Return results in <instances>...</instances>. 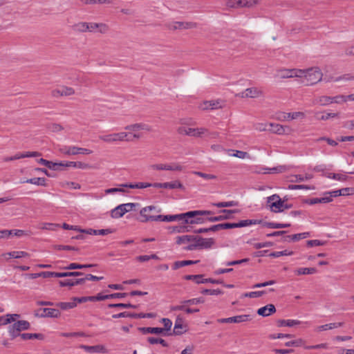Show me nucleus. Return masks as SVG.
Masks as SVG:
<instances>
[{
  "label": "nucleus",
  "instance_id": "nucleus-1",
  "mask_svg": "<svg viewBox=\"0 0 354 354\" xmlns=\"http://www.w3.org/2000/svg\"><path fill=\"white\" fill-rule=\"evenodd\" d=\"M299 78L306 85H315L323 80V73L319 67L300 69Z\"/></svg>",
  "mask_w": 354,
  "mask_h": 354
},
{
  "label": "nucleus",
  "instance_id": "nucleus-2",
  "mask_svg": "<svg viewBox=\"0 0 354 354\" xmlns=\"http://www.w3.org/2000/svg\"><path fill=\"white\" fill-rule=\"evenodd\" d=\"M213 212L207 210H196L190 211L183 214L185 223L188 224H203L205 221V218L202 216L210 215Z\"/></svg>",
  "mask_w": 354,
  "mask_h": 354
},
{
  "label": "nucleus",
  "instance_id": "nucleus-3",
  "mask_svg": "<svg viewBox=\"0 0 354 354\" xmlns=\"http://www.w3.org/2000/svg\"><path fill=\"white\" fill-rule=\"evenodd\" d=\"M214 244V240L212 238H203L195 236L194 241L189 244L187 248V250H203L209 249L212 247Z\"/></svg>",
  "mask_w": 354,
  "mask_h": 354
},
{
  "label": "nucleus",
  "instance_id": "nucleus-4",
  "mask_svg": "<svg viewBox=\"0 0 354 354\" xmlns=\"http://www.w3.org/2000/svg\"><path fill=\"white\" fill-rule=\"evenodd\" d=\"M130 133L121 131L118 133H111L99 136L100 140L108 144H112L118 142L130 141L128 138Z\"/></svg>",
  "mask_w": 354,
  "mask_h": 354
},
{
  "label": "nucleus",
  "instance_id": "nucleus-5",
  "mask_svg": "<svg viewBox=\"0 0 354 354\" xmlns=\"http://www.w3.org/2000/svg\"><path fill=\"white\" fill-rule=\"evenodd\" d=\"M283 202L284 200L275 194L266 198V207L274 213L282 212Z\"/></svg>",
  "mask_w": 354,
  "mask_h": 354
},
{
  "label": "nucleus",
  "instance_id": "nucleus-6",
  "mask_svg": "<svg viewBox=\"0 0 354 354\" xmlns=\"http://www.w3.org/2000/svg\"><path fill=\"white\" fill-rule=\"evenodd\" d=\"M30 327V323L26 320L14 322V323L8 327V333L11 337V339H14L16 337H19L21 331L28 330Z\"/></svg>",
  "mask_w": 354,
  "mask_h": 354
},
{
  "label": "nucleus",
  "instance_id": "nucleus-7",
  "mask_svg": "<svg viewBox=\"0 0 354 354\" xmlns=\"http://www.w3.org/2000/svg\"><path fill=\"white\" fill-rule=\"evenodd\" d=\"M207 129L205 128H191L186 127L184 126H180L178 127L177 132L180 135L183 136H188L192 137L200 138L202 137L203 135L207 133Z\"/></svg>",
  "mask_w": 354,
  "mask_h": 354
},
{
  "label": "nucleus",
  "instance_id": "nucleus-8",
  "mask_svg": "<svg viewBox=\"0 0 354 354\" xmlns=\"http://www.w3.org/2000/svg\"><path fill=\"white\" fill-rule=\"evenodd\" d=\"M124 129L132 131L133 138L135 139H140L142 137V134L140 133V131H145L147 132L151 131V127L145 123H135L124 127Z\"/></svg>",
  "mask_w": 354,
  "mask_h": 354
},
{
  "label": "nucleus",
  "instance_id": "nucleus-9",
  "mask_svg": "<svg viewBox=\"0 0 354 354\" xmlns=\"http://www.w3.org/2000/svg\"><path fill=\"white\" fill-rule=\"evenodd\" d=\"M138 206V203H133L121 204L111 211V216L114 218H121L125 213L131 212Z\"/></svg>",
  "mask_w": 354,
  "mask_h": 354
},
{
  "label": "nucleus",
  "instance_id": "nucleus-10",
  "mask_svg": "<svg viewBox=\"0 0 354 354\" xmlns=\"http://www.w3.org/2000/svg\"><path fill=\"white\" fill-rule=\"evenodd\" d=\"M299 68H280L277 71L275 77L280 79L299 78Z\"/></svg>",
  "mask_w": 354,
  "mask_h": 354
},
{
  "label": "nucleus",
  "instance_id": "nucleus-11",
  "mask_svg": "<svg viewBox=\"0 0 354 354\" xmlns=\"http://www.w3.org/2000/svg\"><path fill=\"white\" fill-rule=\"evenodd\" d=\"M169 30H187L196 28V24L192 21H172L167 24Z\"/></svg>",
  "mask_w": 354,
  "mask_h": 354
},
{
  "label": "nucleus",
  "instance_id": "nucleus-12",
  "mask_svg": "<svg viewBox=\"0 0 354 354\" xmlns=\"http://www.w3.org/2000/svg\"><path fill=\"white\" fill-rule=\"evenodd\" d=\"M59 151L65 155H77V154H91L92 151L85 148L77 147L75 146L64 147L59 149Z\"/></svg>",
  "mask_w": 354,
  "mask_h": 354
},
{
  "label": "nucleus",
  "instance_id": "nucleus-13",
  "mask_svg": "<svg viewBox=\"0 0 354 354\" xmlns=\"http://www.w3.org/2000/svg\"><path fill=\"white\" fill-rule=\"evenodd\" d=\"M153 185L155 188H163L169 189H180L182 190L185 189L184 185L178 180L166 183H155L153 184Z\"/></svg>",
  "mask_w": 354,
  "mask_h": 354
},
{
  "label": "nucleus",
  "instance_id": "nucleus-14",
  "mask_svg": "<svg viewBox=\"0 0 354 354\" xmlns=\"http://www.w3.org/2000/svg\"><path fill=\"white\" fill-rule=\"evenodd\" d=\"M151 169L154 170H166V171H182L183 167L178 163L171 164H155L151 166Z\"/></svg>",
  "mask_w": 354,
  "mask_h": 354
},
{
  "label": "nucleus",
  "instance_id": "nucleus-15",
  "mask_svg": "<svg viewBox=\"0 0 354 354\" xmlns=\"http://www.w3.org/2000/svg\"><path fill=\"white\" fill-rule=\"evenodd\" d=\"M269 126L272 128L270 131L278 135H288L292 131V128L289 126H283L274 123H269Z\"/></svg>",
  "mask_w": 354,
  "mask_h": 354
},
{
  "label": "nucleus",
  "instance_id": "nucleus-16",
  "mask_svg": "<svg viewBox=\"0 0 354 354\" xmlns=\"http://www.w3.org/2000/svg\"><path fill=\"white\" fill-rule=\"evenodd\" d=\"M152 212H160V209H157V207L154 205H149L142 208L140 211V215L141 216L140 221L145 223L148 221H152L151 220H145L148 217H156V216L151 215L150 213Z\"/></svg>",
  "mask_w": 354,
  "mask_h": 354
},
{
  "label": "nucleus",
  "instance_id": "nucleus-17",
  "mask_svg": "<svg viewBox=\"0 0 354 354\" xmlns=\"http://www.w3.org/2000/svg\"><path fill=\"white\" fill-rule=\"evenodd\" d=\"M263 95V91L257 88V87H251L248 88L243 92L239 94V96L244 98V97H250V98H257Z\"/></svg>",
  "mask_w": 354,
  "mask_h": 354
},
{
  "label": "nucleus",
  "instance_id": "nucleus-18",
  "mask_svg": "<svg viewBox=\"0 0 354 354\" xmlns=\"http://www.w3.org/2000/svg\"><path fill=\"white\" fill-rule=\"evenodd\" d=\"M251 319L250 315H241L228 318H222L218 319L220 323H242Z\"/></svg>",
  "mask_w": 354,
  "mask_h": 354
},
{
  "label": "nucleus",
  "instance_id": "nucleus-19",
  "mask_svg": "<svg viewBox=\"0 0 354 354\" xmlns=\"http://www.w3.org/2000/svg\"><path fill=\"white\" fill-rule=\"evenodd\" d=\"M145 220H151V221H165V222H171L176 220H183V214H176V215H157L156 217H148L146 218Z\"/></svg>",
  "mask_w": 354,
  "mask_h": 354
},
{
  "label": "nucleus",
  "instance_id": "nucleus-20",
  "mask_svg": "<svg viewBox=\"0 0 354 354\" xmlns=\"http://www.w3.org/2000/svg\"><path fill=\"white\" fill-rule=\"evenodd\" d=\"M75 94V90L71 87L62 86L52 91V95L55 97L60 96H70Z\"/></svg>",
  "mask_w": 354,
  "mask_h": 354
},
{
  "label": "nucleus",
  "instance_id": "nucleus-21",
  "mask_svg": "<svg viewBox=\"0 0 354 354\" xmlns=\"http://www.w3.org/2000/svg\"><path fill=\"white\" fill-rule=\"evenodd\" d=\"M239 212V211L238 209H223L221 211V212L223 214V215L207 218V221L211 222H216L229 219L231 218L232 214L238 213Z\"/></svg>",
  "mask_w": 354,
  "mask_h": 354
},
{
  "label": "nucleus",
  "instance_id": "nucleus-22",
  "mask_svg": "<svg viewBox=\"0 0 354 354\" xmlns=\"http://www.w3.org/2000/svg\"><path fill=\"white\" fill-rule=\"evenodd\" d=\"M299 118H304L305 114L303 112H293V113H283L278 118L279 120L281 121H288L292 120H296Z\"/></svg>",
  "mask_w": 354,
  "mask_h": 354
},
{
  "label": "nucleus",
  "instance_id": "nucleus-23",
  "mask_svg": "<svg viewBox=\"0 0 354 354\" xmlns=\"http://www.w3.org/2000/svg\"><path fill=\"white\" fill-rule=\"evenodd\" d=\"M80 348L88 353H107V349L104 345L98 344L95 346L80 345Z\"/></svg>",
  "mask_w": 354,
  "mask_h": 354
},
{
  "label": "nucleus",
  "instance_id": "nucleus-24",
  "mask_svg": "<svg viewBox=\"0 0 354 354\" xmlns=\"http://www.w3.org/2000/svg\"><path fill=\"white\" fill-rule=\"evenodd\" d=\"M42 313L39 315L41 317H51L57 318L60 317L61 313L56 308H42L41 309Z\"/></svg>",
  "mask_w": 354,
  "mask_h": 354
},
{
  "label": "nucleus",
  "instance_id": "nucleus-25",
  "mask_svg": "<svg viewBox=\"0 0 354 354\" xmlns=\"http://www.w3.org/2000/svg\"><path fill=\"white\" fill-rule=\"evenodd\" d=\"M86 281V279L80 278L77 279H66L64 281H59V284L61 287L66 286H75L80 284L84 283Z\"/></svg>",
  "mask_w": 354,
  "mask_h": 354
},
{
  "label": "nucleus",
  "instance_id": "nucleus-26",
  "mask_svg": "<svg viewBox=\"0 0 354 354\" xmlns=\"http://www.w3.org/2000/svg\"><path fill=\"white\" fill-rule=\"evenodd\" d=\"M276 312L275 306L273 304H268L258 309V315L263 317H268Z\"/></svg>",
  "mask_w": 354,
  "mask_h": 354
},
{
  "label": "nucleus",
  "instance_id": "nucleus-27",
  "mask_svg": "<svg viewBox=\"0 0 354 354\" xmlns=\"http://www.w3.org/2000/svg\"><path fill=\"white\" fill-rule=\"evenodd\" d=\"M7 260L10 258L20 259L28 257L30 254L24 251H12L2 254Z\"/></svg>",
  "mask_w": 354,
  "mask_h": 354
},
{
  "label": "nucleus",
  "instance_id": "nucleus-28",
  "mask_svg": "<svg viewBox=\"0 0 354 354\" xmlns=\"http://www.w3.org/2000/svg\"><path fill=\"white\" fill-rule=\"evenodd\" d=\"M185 327L186 326L183 324V319L178 317L175 322L173 333L176 335H181L186 331Z\"/></svg>",
  "mask_w": 354,
  "mask_h": 354
},
{
  "label": "nucleus",
  "instance_id": "nucleus-29",
  "mask_svg": "<svg viewBox=\"0 0 354 354\" xmlns=\"http://www.w3.org/2000/svg\"><path fill=\"white\" fill-rule=\"evenodd\" d=\"M153 183H129V184H122L121 186L122 187H128L131 189H145L150 187H153Z\"/></svg>",
  "mask_w": 354,
  "mask_h": 354
},
{
  "label": "nucleus",
  "instance_id": "nucleus-30",
  "mask_svg": "<svg viewBox=\"0 0 354 354\" xmlns=\"http://www.w3.org/2000/svg\"><path fill=\"white\" fill-rule=\"evenodd\" d=\"M19 317L20 315L19 314H7L5 316H1L0 317V324L6 325L12 323Z\"/></svg>",
  "mask_w": 354,
  "mask_h": 354
},
{
  "label": "nucleus",
  "instance_id": "nucleus-31",
  "mask_svg": "<svg viewBox=\"0 0 354 354\" xmlns=\"http://www.w3.org/2000/svg\"><path fill=\"white\" fill-rule=\"evenodd\" d=\"M72 29L79 33L88 32V22L80 21L72 26Z\"/></svg>",
  "mask_w": 354,
  "mask_h": 354
},
{
  "label": "nucleus",
  "instance_id": "nucleus-32",
  "mask_svg": "<svg viewBox=\"0 0 354 354\" xmlns=\"http://www.w3.org/2000/svg\"><path fill=\"white\" fill-rule=\"evenodd\" d=\"M309 236H310L309 232H302V233L295 234L293 235L286 236L283 238V241H288L290 240H292L293 241H297L300 239H306V238L308 237Z\"/></svg>",
  "mask_w": 354,
  "mask_h": 354
},
{
  "label": "nucleus",
  "instance_id": "nucleus-33",
  "mask_svg": "<svg viewBox=\"0 0 354 354\" xmlns=\"http://www.w3.org/2000/svg\"><path fill=\"white\" fill-rule=\"evenodd\" d=\"M314 104H317L323 106L329 105L330 104H333L332 97L327 95L319 96L314 100Z\"/></svg>",
  "mask_w": 354,
  "mask_h": 354
},
{
  "label": "nucleus",
  "instance_id": "nucleus-34",
  "mask_svg": "<svg viewBox=\"0 0 354 354\" xmlns=\"http://www.w3.org/2000/svg\"><path fill=\"white\" fill-rule=\"evenodd\" d=\"M139 330L140 331H142L144 334H147V333L160 334L164 332V329L162 328H158V327H143V328H140Z\"/></svg>",
  "mask_w": 354,
  "mask_h": 354
},
{
  "label": "nucleus",
  "instance_id": "nucleus-35",
  "mask_svg": "<svg viewBox=\"0 0 354 354\" xmlns=\"http://www.w3.org/2000/svg\"><path fill=\"white\" fill-rule=\"evenodd\" d=\"M301 322L296 319H281L278 322L279 326H288L292 327L297 325H299Z\"/></svg>",
  "mask_w": 354,
  "mask_h": 354
},
{
  "label": "nucleus",
  "instance_id": "nucleus-36",
  "mask_svg": "<svg viewBox=\"0 0 354 354\" xmlns=\"http://www.w3.org/2000/svg\"><path fill=\"white\" fill-rule=\"evenodd\" d=\"M95 266L93 264H79L76 263H71L68 266L62 268L64 270H75V269H82L86 268H91Z\"/></svg>",
  "mask_w": 354,
  "mask_h": 354
},
{
  "label": "nucleus",
  "instance_id": "nucleus-37",
  "mask_svg": "<svg viewBox=\"0 0 354 354\" xmlns=\"http://www.w3.org/2000/svg\"><path fill=\"white\" fill-rule=\"evenodd\" d=\"M317 272L315 268H300L295 270V273L297 275L313 274Z\"/></svg>",
  "mask_w": 354,
  "mask_h": 354
},
{
  "label": "nucleus",
  "instance_id": "nucleus-38",
  "mask_svg": "<svg viewBox=\"0 0 354 354\" xmlns=\"http://www.w3.org/2000/svg\"><path fill=\"white\" fill-rule=\"evenodd\" d=\"M22 183H30L36 185L46 186V179L44 178H32L21 182Z\"/></svg>",
  "mask_w": 354,
  "mask_h": 354
},
{
  "label": "nucleus",
  "instance_id": "nucleus-39",
  "mask_svg": "<svg viewBox=\"0 0 354 354\" xmlns=\"http://www.w3.org/2000/svg\"><path fill=\"white\" fill-rule=\"evenodd\" d=\"M194 239H195V236H192V235H183V236H177L176 243L178 245H181L183 243L192 242V241H194Z\"/></svg>",
  "mask_w": 354,
  "mask_h": 354
},
{
  "label": "nucleus",
  "instance_id": "nucleus-40",
  "mask_svg": "<svg viewBox=\"0 0 354 354\" xmlns=\"http://www.w3.org/2000/svg\"><path fill=\"white\" fill-rule=\"evenodd\" d=\"M59 227V224L50 223H42L39 224V228L44 230L55 231Z\"/></svg>",
  "mask_w": 354,
  "mask_h": 354
},
{
  "label": "nucleus",
  "instance_id": "nucleus-41",
  "mask_svg": "<svg viewBox=\"0 0 354 354\" xmlns=\"http://www.w3.org/2000/svg\"><path fill=\"white\" fill-rule=\"evenodd\" d=\"M313 178V176L310 174H306L304 176L301 175H295L292 176L290 179V181L292 183H299L304 180H310Z\"/></svg>",
  "mask_w": 354,
  "mask_h": 354
},
{
  "label": "nucleus",
  "instance_id": "nucleus-42",
  "mask_svg": "<svg viewBox=\"0 0 354 354\" xmlns=\"http://www.w3.org/2000/svg\"><path fill=\"white\" fill-rule=\"evenodd\" d=\"M287 170V167L284 165H281L272 168H267L264 171V174H274V173H283Z\"/></svg>",
  "mask_w": 354,
  "mask_h": 354
},
{
  "label": "nucleus",
  "instance_id": "nucleus-43",
  "mask_svg": "<svg viewBox=\"0 0 354 354\" xmlns=\"http://www.w3.org/2000/svg\"><path fill=\"white\" fill-rule=\"evenodd\" d=\"M55 305L57 307H59L62 310H65L75 308L76 306V302L73 300L70 302H59Z\"/></svg>",
  "mask_w": 354,
  "mask_h": 354
},
{
  "label": "nucleus",
  "instance_id": "nucleus-44",
  "mask_svg": "<svg viewBox=\"0 0 354 354\" xmlns=\"http://www.w3.org/2000/svg\"><path fill=\"white\" fill-rule=\"evenodd\" d=\"M264 226L272 228V229H280V228H285L288 227L290 226V224L289 223H265L263 224Z\"/></svg>",
  "mask_w": 354,
  "mask_h": 354
},
{
  "label": "nucleus",
  "instance_id": "nucleus-45",
  "mask_svg": "<svg viewBox=\"0 0 354 354\" xmlns=\"http://www.w3.org/2000/svg\"><path fill=\"white\" fill-rule=\"evenodd\" d=\"M354 80V75L351 74H344L338 77H335L333 80L335 82H347Z\"/></svg>",
  "mask_w": 354,
  "mask_h": 354
},
{
  "label": "nucleus",
  "instance_id": "nucleus-46",
  "mask_svg": "<svg viewBox=\"0 0 354 354\" xmlns=\"http://www.w3.org/2000/svg\"><path fill=\"white\" fill-rule=\"evenodd\" d=\"M38 162L39 164L45 165L46 167H47L48 168H49L50 169H53V170L57 169V164L51 161L45 160L44 158H40L39 160H38Z\"/></svg>",
  "mask_w": 354,
  "mask_h": 354
},
{
  "label": "nucleus",
  "instance_id": "nucleus-47",
  "mask_svg": "<svg viewBox=\"0 0 354 354\" xmlns=\"http://www.w3.org/2000/svg\"><path fill=\"white\" fill-rule=\"evenodd\" d=\"M147 341L151 344H160L165 347L168 346V344L165 342V339H163L162 338H156V337H149L147 338Z\"/></svg>",
  "mask_w": 354,
  "mask_h": 354
},
{
  "label": "nucleus",
  "instance_id": "nucleus-48",
  "mask_svg": "<svg viewBox=\"0 0 354 354\" xmlns=\"http://www.w3.org/2000/svg\"><path fill=\"white\" fill-rule=\"evenodd\" d=\"M212 205L217 207H230L236 206L237 203L234 201H227V202H221V203H212Z\"/></svg>",
  "mask_w": 354,
  "mask_h": 354
},
{
  "label": "nucleus",
  "instance_id": "nucleus-49",
  "mask_svg": "<svg viewBox=\"0 0 354 354\" xmlns=\"http://www.w3.org/2000/svg\"><path fill=\"white\" fill-rule=\"evenodd\" d=\"M84 273L82 272H58V278L61 277H78L83 275Z\"/></svg>",
  "mask_w": 354,
  "mask_h": 354
},
{
  "label": "nucleus",
  "instance_id": "nucleus-50",
  "mask_svg": "<svg viewBox=\"0 0 354 354\" xmlns=\"http://www.w3.org/2000/svg\"><path fill=\"white\" fill-rule=\"evenodd\" d=\"M227 6L232 8H243L242 0H228L227 1Z\"/></svg>",
  "mask_w": 354,
  "mask_h": 354
},
{
  "label": "nucleus",
  "instance_id": "nucleus-51",
  "mask_svg": "<svg viewBox=\"0 0 354 354\" xmlns=\"http://www.w3.org/2000/svg\"><path fill=\"white\" fill-rule=\"evenodd\" d=\"M293 254L292 251H288L287 250L283 251H277V252H273L269 254L270 257H279L281 256H290Z\"/></svg>",
  "mask_w": 354,
  "mask_h": 354
},
{
  "label": "nucleus",
  "instance_id": "nucleus-52",
  "mask_svg": "<svg viewBox=\"0 0 354 354\" xmlns=\"http://www.w3.org/2000/svg\"><path fill=\"white\" fill-rule=\"evenodd\" d=\"M261 223L260 220H243L238 223L239 227H246L250 225L259 224Z\"/></svg>",
  "mask_w": 354,
  "mask_h": 354
},
{
  "label": "nucleus",
  "instance_id": "nucleus-53",
  "mask_svg": "<svg viewBox=\"0 0 354 354\" xmlns=\"http://www.w3.org/2000/svg\"><path fill=\"white\" fill-rule=\"evenodd\" d=\"M193 174L198 176H200L205 180H215L217 178V176L215 175L210 174H205V173H203L201 171H193Z\"/></svg>",
  "mask_w": 354,
  "mask_h": 354
},
{
  "label": "nucleus",
  "instance_id": "nucleus-54",
  "mask_svg": "<svg viewBox=\"0 0 354 354\" xmlns=\"http://www.w3.org/2000/svg\"><path fill=\"white\" fill-rule=\"evenodd\" d=\"M19 337L23 340L31 339L33 338H41L42 335L38 333H21Z\"/></svg>",
  "mask_w": 354,
  "mask_h": 354
},
{
  "label": "nucleus",
  "instance_id": "nucleus-55",
  "mask_svg": "<svg viewBox=\"0 0 354 354\" xmlns=\"http://www.w3.org/2000/svg\"><path fill=\"white\" fill-rule=\"evenodd\" d=\"M185 279L186 280H193L196 283H203V275L201 274H198V275H186L185 277Z\"/></svg>",
  "mask_w": 354,
  "mask_h": 354
},
{
  "label": "nucleus",
  "instance_id": "nucleus-56",
  "mask_svg": "<svg viewBox=\"0 0 354 354\" xmlns=\"http://www.w3.org/2000/svg\"><path fill=\"white\" fill-rule=\"evenodd\" d=\"M198 261H176L174 263V270H176L180 267H183V266H188V265H192V264H194V263H197Z\"/></svg>",
  "mask_w": 354,
  "mask_h": 354
},
{
  "label": "nucleus",
  "instance_id": "nucleus-57",
  "mask_svg": "<svg viewBox=\"0 0 354 354\" xmlns=\"http://www.w3.org/2000/svg\"><path fill=\"white\" fill-rule=\"evenodd\" d=\"M204 302H205L204 299L202 297H200V298H194V299H192L185 300V301H183V304H189V305H194V304H202Z\"/></svg>",
  "mask_w": 354,
  "mask_h": 354
},
{
  "label": "nucleus",
  "instance_id": "nucleus-58",
  "mask_svg": "<svg viewBox=\"0 0 354 354\" xmlns=\"http://www.w3.org/2000/svg\"><path fill=\"white\" fill-rule=\"evenodd\" d=\"M48 129L50 131L55 133V132H59V131H62L64 129V127L59 124L52 123L48 126Z\"/></svg>",
  "mask_w": 354,
  "mask_h": 354
},
{
  "label": "nucleus",
  "instance_id": "nucleus-59",
  "mask_svg": "<svg viewBox=\"0 0 354 354\" xmlns=\"http://www.w3.org/2000/svg\"><path fill=\"white\" fill-rule=\"evenodd\" d=\"M339 118V113H324L320 118H319L318 119L320 120L326 121V120H329L330 118Z\"/></svg>",
  "mask_w": 354,
  "mask_h": 354
},
{
  "label": "nucleus",
  "instance_id": "nucleus-60",
  "mask_svg": "<svg viewBox=\"0 0 354 354\" xmlns=\"http://www.w3.org/2000/svg\"><path fill=\"white\" fill-rule=\"evenodd\" d=\"M332 102L335 104H343L346 102V97L344 95H337L336 96L332 97Z\"/></svg>",
  "mask_w": 354,
  "mask_h": 354
},
{
  "label": "nucleus",
  "instance_id": "nucleus-61",
  "mask_svg": "<svg viewBox=\"0 0 354 354\" xmlns=\"http://www.w3.org/2000/svg\"><path fill=\"white\" fill-rule=\"evenodd\" d=\"M304 344V341L302 339H297L294 341H290L286 342V346H301Z\"/></svg>",
  "mask_w": 354,
  "mask_h": 354
},
{
  "label": "nucleus",
  "instance_id": "nucleus-62",
  "mask_svg": "<svg viewBox=\"0 0 354 354\" xmlns=\"http://www.w3.org/2000/svg\"><path fill=\"white\" fill-rule=\"evenodd\" d=\"M243 8H252L259 3V0H242Z\"/></svg>",
  "mask_w": 354,
  "mask_h": 354
},
{
  "label": "nucleus",
  "instance_id": "nucleus-63",
  "mask_svg": "<svg viewBox=\"0 0 354 354\" xmlns=\"http://www.w3.org/2000/svg\"><path fill=\"white\" fill-rule=\"evenodd\" d=\"M204 107L203 109H218V108H221V105L219 104V102H205L204 104Z\"/></svg>",
  "mask_w": 354,
  "mask_h": 354
},
{
  "label": "nucleus",
  "instance_id": "nucleus-64",
  "mask_svg": "<svg viewBox=\"0 0 354 354\" xmlns=\"http://www.w3.org/2000/svg\"><path fill=\"white\" fill-rule=\"evenodd\" d=\"M232 156H234L241 159H244L249 157V154L243 151L236 150L233 154H231Z\"/></svg>",
  "mask_w": 354,
  "mask_h": 354
}]
</instances>
